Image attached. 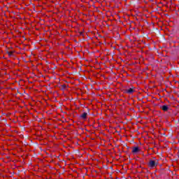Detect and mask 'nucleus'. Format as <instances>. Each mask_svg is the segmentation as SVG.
Segmentation results:
<instances>
[{
	"label": "nucleus",
	"instance_id": "0eeeda50",
	"mask_svg": "<svg viewBox=\"0 0 179 179\" xmlns=\"http://www.w3.org/2000/svg\"><path fill=\"white\" fill-rule=\"evenodd\" d=\"M62 89L65 90L66 89V85L64 84L62 85Z\"/></svg>",
	"mask_w": 179,
	"mask_h": 179
},
{
	"label": "nucleus",
	"instance_id": "f257e3e1",
	"mask_svg": "<svg viewBox=\"0 0 179 179\" xmlns=\"http://www.w3.org/2000/svg\"><path fill=\"white\" fill-rule=\"evenodd\" d=\"M139 152H141V148H139V146H134L131 148V153L133 155H138Z\"/></svg>",
	"mask_w": 179,
	"mask_h": 179
},
{
	"label": "nucleus",
	"instance_id": "f03ea898",
	"mask_svg": "<svg viewBox=\"0 0 179 179\" xmlns=\"http://www.w3.org/2000/svg\"><path fill=\"white\" fill-rule=\"evenodd\" d=\"M157 164H156V161L153 160V159H150L149 162H148V167L150 169H155V167H156Z\"/></svg>",
	"mask_w": 179,
	"mask_h": 179
},
{
	"label": "nucleus",
	"instance_id": "39448f33",
	"mask_svg": "<svg viewBox=\"0 0 179 179\" xmlns=\"http://www.w3.org/2000/svg\"><path fill=\"white\" fill-rule=\"evenodd\" d=\"M134 92L135 90H134V89L132 88H129L126 90V92L128 93L129 94H132V93H134Z\"/></svg>",
	"mask_w": 179,
	"mask_h": 179
},
{
	"label": "nucleus",
	"instance_id": "423d86ee",
	"mask_svg": "<svg viewBox=\"0 0 179 179\" xmlns=\"http://www.w3.org/2000/svg\"><path fill=\"white\" fill-rule=\"evenodd\" d=\"M159 159H162V152H160L159 154H158V165H159V166H162V164H159Z\"/></svg>",
	"mask_w": 179,
	"mask_h": 179
},
{
	"label": "nucleus",
	"instance_id": "20e7f679",
	"mask_svg": "<svg viewBox=\"0 0 179 179\" xmlns=\"http://www.w3.org/2000/svg\"><path fill=\"white\" fill-rule=\"evenodd\" d=\"M80 117L82 120H86V118H87V113L84 112Z\"/></svg>",
	"mask_w": 179,
	"mask_h": 179
},
{
	"label": "nucleus",
	"instance_id": "7ed1b4c3",
	"mask_svg": "<svg viewBox=\"0 0 179 179\" xmlns=\"http://www.w3.org/2000/svg\"><path fill=\"white\" fill-rule=\"evenodd\" d=\"M159 101L158 98V107H159V108H161V110H162L163 111H168L169 110L168 105H159Z\"/></svg>",
	"mask_w": 179,
	"mask_h": 179
}]
</instances>
